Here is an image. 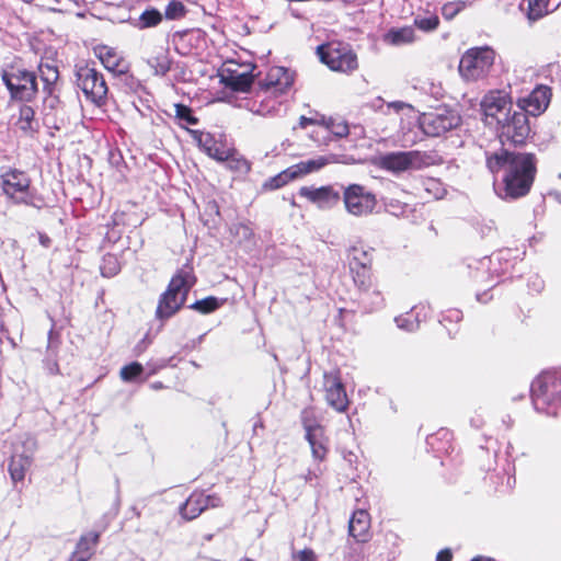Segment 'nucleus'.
I'll return each instance as SVG.
<instances>
[{"instance_id": "f257e3e1", "label": "nucleus", "mask_w": 561, "mask_h": 561, "mask_svg": "<svg viewBox=\"0 0 561 561\" xmlns=\"http://www.w3.org/2000/svg\"><path fill=\"white\" fill-rule=\"evenodd\" d=\"M486 167L494 175V190L502 199H516L527 195L536 174V158L533 153H486Z\"/></svg>"}, {"instance_id": "f03ea898", "label": "nucleus", "mask_w": 561, "mask_h": 561, "mask_svg": "<svg viewBox=\"0 0 561 561\" xmlns=\"http://www.w3.org/2000/svg\"><path fill=\"white\" fill-rule=\"evenodd\" d=\"M293 83L294 78L287 69L272 68L266 78L259 82L255 96L245 103V107L261 116L278 114Z\"/></svg>"}, {"instance_id": "7ed1b4c3", "label": "nucleus", "mask_w": 561, "mask_h": 561, "mask_svg": "<svg viewBox=\"0 0 561 561\" xmlns=\"http://www.w3.org/2000/svg\"><path fill=\"white\" fill-rule=\"evenodd\" d=\"M534 409L548 416H557L561 409V369L545 370L530 386Z\"/></svg>"}, {"instance_id": "20e7f679", "label": "nucleus", "mask_w": 561, "mask_h": 561, "mask_svg": "<svg viewBox=\"0 0 561 561\" xmlns=\"http://www.w3.org/2000/svg\"><path fill=\"white\" fill-rule=\"evenodd\" d=\"M195 280L192 267L185 266L181 268L171 278L167 290L159 298L156 310L157 319L163 321L174 316L184 305Z\"/></svg>"}, {"instance_id": "39448f33", "label": "nucleus", "mask_w": 561, "mask_h": 561, "mask_svg": "<svg viewBox=\"0 0 561 561\" xmlns=\"http://www.w3.org/2000/svg\"><path fill=\"white\" fill-rule=\"evenodd\" d=\"M31 183L28 174L18 169L9 168L0 174L2 193L11 203L39 209L42 198L38 197Z\"/></svg>"}, {"instance_id": "423d86ee", "label": "nucleus", "mask_w": 561, "mask_h": 561, "mask_svg": "<svg viewBox=\"0 0 561 561\" xmlns=\"http://www.w3.org/2000/svg\"><path fill=\"white\" fill-rule=\"evenodd\" d=\"M440 157L434 151H397L388 152L379 158V167L392 173L421 170L440 163Z\"/></svg>"}, {"instance_id": "0eeeda50", "label": "nucleus", "mask_w": 561, "mask_h": 561, "mask_svg": "<svg viewBox=\"0 0 561 561\" xmlns=\"http://www.w3.org/2000/svg\"><path fill=\"white\" fill-rule=\"evenodd\" d=\"M1 79L10 93L11 101L31 103L35 100L38 88L36 75L33 71L12 68L11 70H3Z\"/></svg>"}, {"instance_id": "6e6552de", "label": "nucleus", "mask_w": 561, "mask_h": 561, "mask_svg": "<svg viewBox=\"0 0 561 561\" xmlns=\"http://www.w3.org/2000/svg\"><path fill=\"white\" fill-rule=\"evenodd\" d=\"M495 51L489 46L468 49L459 62V73L468 81H477L485 78L495 60Z\"/></svg>"}, {"instance_id": "1a4fd4ad", "label": "nucleus", "mask_w": 561, "mask_h": 561, "mask_svg": "<svg viewBox=\"0 0 561 561\" xmlns=\"http://www.w3.org/2000/svg\"><path fill=\"white\" fill-rule=\"evenodd\" d=\"M496 131L503 146L524 145L530 135V125L527 114L519 110H508L503 117H499Z\"/></svg>"}, {"instance_id": "9d476101", "label": "nucleus", "mask_w": 561, "mask_h": 561, "mask_svg": "<svg viewBox=\"0 0 561 561\" xmlns=\"http://www.w3.org/2000/svg\"><path fill=\"white\" fill-rule=\"evenodd\" d=\"M320 60L331 70L350 72L357 68V56L347 44L332 42L317 48Z\"/></svg>"}, {"instance_id": "9b49d317", "label": "nucleus", "mask_w": 561, "mask_h": 561, "mask_svg": "<svg viewBox=\"0 0 561 561\" xmlns=\"http://www.w3.org/2000/svg\"><path fill=\"white\" fill-rule=\"evenodd\" d=\"M342 199L347 214L360 218L371 215L377 206L376 195L360 184L341 186Z\"/></svg>"}, {"instance_id": "f8f14e48", "label": "nucleus", "mask_w": 561, "mask_h": 561, "mask_svg": "<svg viewBox=\"0 0 561 561\" xmlns=\"http://www.w3.org/2000/svg\"><path fill=\"white\" fill-rule=\"evenodd\" d=\"M77 85L85 98L98 106L105 103L107 85L101 72L89 65L78 66L76 70Z\"/></svg>"}, {"instance_id": "ddd939ff", "label": "nucleus", "mask_w": 561, "mask_h": 561, "mask_svg": "<svg viewBox=\"0 0 561 561\" xmlns=\"http://www.w3.org/2000/svg\"><path fill=\"white\" fill-rule=\"evenodd\" d=\"M419 123L425 135L439 137L457 128L461 123V117L456 110L439 107L434 112L423 113Z\"/></svg>"}, {"instance_id": "4468645a", "label": "nucleus", "mask_w": 561, "mask_h": 561, "mask_svg": "<svg viewBox=\"0 0 561 561\" xmlns=\"http://www.w3.org/2000/svg\"><path fill=\"white\" fill-rule=\"evenodd\" d=\"M36 449L37 442L30 435L22 436L19 443L14 445L11 461L9 463V472L14 482L24 480L26 471L32 465Z\"/></svg>"}, {"instance_id": "2eb2a0df", "label": "nucleus", "mask_w": 561, "mask_h": 561, "mask_svg": "<svg viewBox=\"0 0 561 561\" xmlns=\"http://www.w3.org/2000/svg\"><path fill=\"white\" fill-rule=\"evenodd\" d=\"M322 387L327 403L337 412H345L348 408V399L340 373L337 370L324 373Z\"/></svg>"}, {"instance_id": "dca6fc26", "label": "nucleus", "mask_w": 561, "mask_h": 561, "mask_svg": "<svg viewBox=\"0 0 561 561\" xmlns=\"http://www.w3.org/2000/svg\"><path fill=\"white\" fill-rule=\"evenodd\" d=\"M299 195L322 209H330L341 201V193L332 185L321 187L302 186L299 190Z\"/></svg>"}, {"instance_id": "f3484780", "label": "nucleus", "mask_w": 561, "mask_h": 561, "mask_svg": "<svg viewBox=\"0 0 561 561\" xmlns=\"http://www.w3.org/2000/svg\"><path fill=\"white\" fill-rule=\"evenodd\" d=\"M221 504L217 495H206L204 492H193L186 502L180 507L181 515L192 520L199 516L208 507H217Z\"/></svg>"}, {"instance_id": "a211bd4d", "label": "nucleus", "mask_w": 561, "mask_h": 561, "mask_svg": "<svg viewBox=\"0 0 561 561\" xmlns=\"http://www.w3.org/2000/svg\"><path fill=\"white\" fill-rule=\"evenodd\" d=\"M481 108L486 118H494L499 124V117H503L512 108V102L504 91H490L481 101Z\"/></svg>"}, {"instance_id": "6ab92c4d", "label": "nucleus", "mask_w": 561, "mask_h": 561, "mask_svg": "<svg viewBox=\"0 0 561 561\" xmlns=\"http://www.w3.org/2000/svg\"><path fill=\"white\" fill-rule=\"evenodd\" d=\"M550 89L545 85L535 88L527 96L518 100V110L525 114L537 116L545 112L550 102Z\"/></svg>"}, {"instance_id": "aec40b11", "label": "nucleus", "mask_w": 561, "mask_h": 561, "mask_svg": "<svg viewBox=\"0 0 561 561\" xmlns=\"http://www.w3.org/2000/svg\"><path fill=\"white\" fill-rule=\"evenodd\" d=\"M354 302L358 311L365 314L377 312L386 306V299L378 284L355 291Z\"/></svg>"}, {"instance_id": "412c9836", "label": "nucleus", "mask_w": 561, "mask_h": 561, "mask_svg": "<svg viewBox=\"0 0 561 561\" xmlns=\"http://www.w3.org/2000/svg\"><path fill=\"white\" fill-rule=\"evenodd\" d=\"M46 94L47 96L44 100L45 122L59 130L68 122L66 106L55 93V90H50V93Z\"/></svg>"}, {"instance_id": "4be33fe9", "label": "nucleus", "mask_w": 561, "mask_h": 561, "mask_svg": "<svg viewBox=\"0 0 561 561\" xmlns=\"http://www.w3.org/2000/svg\"><path fill=\"white\" fill-rule=\"evenodd\" d=\"M95 57L101 61L106 70L119 76L128 72V62L119 55V53L110 46L100 45L93 49Z\"/></svg>"}, {"instance_id": "5701e85b", "label": "nucleus", "mask_w": 561, "mask_h": 561, "mask_svg": "<svg viewBox=\"0 0 561 561\" xmlns=\"http://www.w3.org/2000/svg\"><path fill=\"white\" fill-rule=\"evenodd\" d=\"M16 129L26 137H33L39 129L35 110L28 103H21L14 121Z\"/></svg>"}, {"instance_id": "b1692460", "label": "nucleus", "mask_w": 561, "mask_h": 561, "mask_svg": "<svg viewBox=\"0 0 561 561\" xmlns=\"http://www.w3.org/2000/svg\"><path fill=\"white\" fill-rule=\"evenodd\" d=\"M369 514L364 510L354 512L348 522L350 536L357 542H366L369 539Z\"/></svg>"}, {"instance_id": "393cba45", "label": "nucleus", "mask_w": 561, "mask_h": 561, "mask_svg": "<svg viewBox=\"0 0 561 561\" xmlns=\"http://www.w3.org/2000/svg\"><path fill=\"white\" fill-rule=\"evenodd\" d=\"M337 162L335 154L320 156L310 160L300 161L293 167L297 178L321 170L323 167Z\"/></svg>"}, {"instance_id": "a878e982", "label": "nucleus", "mask_w": 561, "mask_h": 561, "mask_svg": "<svg viewBox=\"0 0 561 561\" xmlns=\"http://www.w3.org/2000/svg\"><path fill=\"white\" fill-rule=\"evenodd\" d=\"M226 72L222 75V81L233 91H247L253 82V77L249 72H238L231 69H227Z\"/></svg>"}, {"instance_id": "bb28decb", "label": "nucleus", "mask_w": 561, "mask_h": 561, "mask_svg": "<svg viewBox=\"0 0 561 561\" xmlns=\"http://www.w3.org/2000/svg\"><path fill=\"white\" fill-rule=\"evenodd\" d=\"M58 346L59 339L55 336L54 331L50 330L48 334L47 356L44 359V367L49 375H58L60 373L56 358Z\"/></svg>"}, {"instance_id": "cd10ccee", "label": "nucleus", "mask_w": 561, "mask_h": 561, "mask_svg": "<svg viewBox=\"0 0 561 561\" xmlns=\"http://www.w3.org/2000/svg\"><path fill=\"white\" fill-rule=\"evenodd\" d=\"M162 13L154 8H147L137 19H133L130 24L138 30L154 27L162 22Z\"/></svg>"}, {"instance_id": "c85d7f7f", "label": "nucleus", "mask_w": 561, "mask_h": 561, "mask_svg": "<svg viewBox=\"0 0 561 561\" xmlns=\"http://www.w3.org/2000/svg\"><path fill=\"white\" fill-rule=\"evenodd\" d=\"M385 41L394 46L411 44L415 41V32L412 26L391 28L385 35Z\"/></svg>"}, {"instance_id": "c756f323", "label": "nucleus", "mask_w": 561, "mask_h": 561, "mask_svg": "<svg viewBox=\"0 0 561 561\" xmlns=\"http://www.w3.org/2000/svg\"><path fill=\"white\" fill-rule=\"evenodd\" d=\"M355 291H359L364 288H368L373 285L378 284L374 278L369 266H350Z\"/></svg>"}, {"instance_id": "7c9ffc66", "label": "nucleus", "mask_w": 561, "mask_h": 561, "mask_svg": "<svg viewBox=\"0 0 561 561\" xmlns=\"http://www.w3.org/2000/svg\"><path fill=\"white\" fill-rule=\"evenodd\" d=\"M39 78L44 84L43 90L45 93H50V90H56V83L59 79V71L55 65L48 62H41L38 66Z\"/></svg>"}, {"instance_id": "2f4dec72", "label": "nucleus", "mask_w": 561, "mask_h": 561, "mask_svg": "<svg viewBox=\"0 0 561 561\" xmlns=\"http://www.w3.org/2000/svg\"><path fill=\"white\" fill-rule=\"evenodd\" d=\"M99 533L89 531L80 537L79 541L77 542L75 551L78 552L79 554H83L91 559L99 543Z\"/></svg>"}, {"instance_id": "473e14b6", "label": "nucleus", "mask_w": 561, "mask_h": 561, "mask_svg": "<svg viewBox=\"0 0 561 561\" xmlns=\"http://www.w3.org/2000/svg\"><path fill=\"white\" fill-rule=\"evenodd\" d=\"M527 16L531 21H536L553 11L556 8H551L550 0H527Z\"/></svg>"}, {"instance_id": "72a5a7b5", "label": "nucleus", "mask_w": 561, "mask_h": 561, "mask_svg": "<svg viewBox=\"0 0 561 561\" xmlns=\"http://www.w3.org/2000/svg\"><path fill=\"white\" fill-rule=\"evenodd\" d=\"M297 179V175L295 171L293 170V167L287 168L286 170L282 171L277 175L270 178L264 183V188L267 190H277L289 183L290 181Z\"/></svg>"}, {"instance_id": "f704fd0d", "label": "nucleus", "mask_w": 561, "mask_h": 561, "mask_svg": "<svg viewBox=\"0 0 561 561\" xmlns=\"http://www.w3.org/2000/svg\"><path fill=\"white\" fill-rule=\"evenodd\" d=\"M306 439L310 444L312 456L317 460H323L327 456V446L323 442V431L306 435Z\"/></svg>"}, {"instance_id": "c9c22d12", "label": "nucleus", "mask_w": 561, "mask_h": 561, "mask_svg": "<svg viewBox=\"0 0 561 561\" xmlns=\"http://www.w3.org/2000/svg\"><path fill=\"white\" fill-rule=\"evenodd\" d=\"M415 308L412 309L411 312H407L404 314H400L394 318V322L397 327L401 330L413 332L419 329L420 320L419 313L414 314Z\"/></svg>"}, {"instance_id": "e433bc0d", "label": "nucleus", "mask_w": 561, "mask_h": 561, "mask_svg": "<svg viewBox=\"0 0 561 561\" xmlns=\"http://www.w3.org/2000/svg\"><path fill=\"white\" fill-rule=\"evenodd\" d=\"M222 301L224 300H219L216 297L209 296L204 299L195 301L190 306V308L203 314H207L217 310L222 305Z\"/></svg>"}, {"instance_id": "4c0bfd02", "label": "nucleus", "mask_w": 561, "mask_h": 561, "mask_svg": "<svg viewBox=\"0 0 561 561\" xmlns=\"http://www.w3.org/2000/svg\"><path fill=\"white\" fill-rule=\"evenodd\" d=\"M156 76H165L171 68V60L167 54H160L148 60Z\"/></svg>"}, {"instance_id": "58836bf2", "label": "nucleus", "mask_w": 561, "mask_h": 561, "mask_svg": "<svg viewBox=\"0 0 561 561\" xmlns=\"http://www.w3.org/2000/svg\"><path fill=\"white\" fill-rule=\"evenodd\" d=\"M490 263V257H483L467 264L466 268L468 270V275L473 277L476 280H481L489 268Z\"/></svg>"}, {"instance_id": "ea45409f", "label": "nucleus", "mask_w": 561, "mask_h": 561, "mask_svg": "<svg viewBox=\"0 0 561 561\" xmlns=\"http://www.w3.org/2000/svg\"><path fill=\"white\" fill-rule=\"evenodd\" d=\"M350 266H369L371 257L367 251L352 247L348 251Z\"/></svg>"}, {"instance_id": "a19ab883", "label": "nucleus", "mask_w": 561, "mask_h": 561, "mask_svg": "<svg viewBox=\"0 0 561 561\" xmlns=\"http://www.w3.org/2000/svg\"><path fill=\"white\" fill-rule=\"evenodd\" d=\"M100 270L104 277H113L119 272L121 265L115 255L107 254L104 255Z\"/></svg>"}, {"instance_id": "79ce46f5", "label": "nucleus", "mask_w": 561, "mask_h": 561, "mask_svg": "<svg viewBox=\"0 0 561 561\" xmlns=\"http://www.w3.org/2000/svg\"><path fill=\"white\" fill-rule=\"evenodd\" d=\"M301 422L306 431V435L320 433L322 427L318 424L312 409H305L301 413Z\"/></svg>"}, {"instance_id": "37998d69", "label": "nucleus", "mask_w": 561, "mask_h": 561, "mask_svg": "<svg viewBox=\"0 0 561 561\" xmlns=\"http://www.w3.org/2000/svg\"><path fill=\"white\" fill-rule=\"evenodd\" d=\"M186 14V8L180 0L170 1L164 10V16L168 20H180Z\"/></svg>"}, {"instance_id": "c03bdc74", "label": "nucleus", "mask_w": 561, "mask_h": 561, "mask_svg": "<svg viewBox=\"0 0 561 561\" xmlns=\"http://www.w3.org/2000/svg\"><path fill=\"white\" fill-rule=\"evenodd\" d=\"M439 24V19L436 14L430 15H417L414 19V25L424 32H431L437 28Z\"/></svg>"}, {"instance_id": "a18cd8bd", "label": "nucleus", "mask_w": 561, "mask_h": 561, "mask_svg": "<svg viewBox=\"0 0 561 561\" xmlns=\"http://www.w3.org/2000/svg\"><path fill=\"white\" fill-rule=\"evenodd\" d=\"M205 150L207 154L217 161H229L232 157L231 149L220 148L216 144H213L210 146H207V141L204 144Z\"/></svg>"}, {"instance_id": "49530a36", "label": "nucleus", "mask_w": 561, "mask_h": 561, "mask_svg": "<svg viewBox=\"0 0 561 561\" xmlns=\"http://www.w3.org/2000/svg\"><path fill=\"white\" fill-rule=\"evenodd\" d=\"M175 117L180 121V123H184L186 125H197L198 119L193 115L192 110L184 104H175Z\"/></svg>"}, {"instance_id": "de8ad7c7", "label": "nucleus", "mask_w": 561, "mask_h": 561, "mask_svg": "<svg viewBox=\"0 0 561 561\" xmlns=\"http://www.w3.org/2000/svg\"><path fill=\"white\" fill-rule=\"evenodd\" d=\"M142 370V365L138 362H134L122 367L119 375L124 381L130 382L140 376Z\"/></svg>"}, {"instance_id": "09e8293b", "label": "nucleus", "mask_w": 561, "mask_h": 561, "mask_svg": "<svg viewBox=\"0 0 561 561\" xmlns=\"http://www.w3.org/2000/svg\"><path fill=\"white\" fill-rule=\"evenodd\" d=\"M329 130L336 137H346L350 133L348 125L342 119H330L328 123Z\"/></svg>"}, {"instance_id": "8fccbe9b", "label": "nucleus", "mask_w": 561, "mask_h": 561, "mask_svg": "<svg viewBox=\"0 0 561 561\" xmlns=\"http://www.w3.org/2000/svg\"><path fill=\"white\" fill-rule=\"evenodd\" d=\"M425 191L428 194H432L435 198H442L445 194V188L442 183L435 179H427L424 181Z\"/></svg>"}, {"instance_id": "3c124183", "label": "nucleus", "mask_w": 561, "mask_h": 561, "mask_svg": "<svg viewBox=\"0 0 561 561\" xmlns=\"http://www.w3.org/2000/svg\"><path fill=\"white\" fill-rule=\"evenodd\" d=\"M465 3L463 2H448L445 3L442 8V15L446 20L454 19L461 10H463Z\"/></svg>"}, {"instance_id": "603ef678", "label": "nucleus", "mask_w": 561, "mask_h": 561, "mask_svg": "<svg viewBox=\"0 0 561 561\" xmlns=\"http://www.w3.org/2000/svg\"><path fill=\"white\" fill-rule=\"evenodd\" d=\"M346 561H365V554L360 546L351 545L346 553Z\"/></svg>"}, {"instance_id": "864d4df0", "label": "nucleus", "mask_w": 561, "mask_h": 561, "mask_svg": "<svg viewBox=\"0 0 561 561\" xmlns=\"http://www.w3.org/2000/svg\"><path fill=\"white\" fill-rule=\"evenodd\" d=\"M234 156V151H232V157L227 161L229 168L239 171H248L250 169L248 161L243 158H236Z\"/></svg>"}, {"instance_id": "5fc2aeb1", "label": "nucleus", "mask_w": 561, "mask_h": 561, "mask_svg": "<svg viewBox=\"0 0 561 561\" xmlns=\"http://www.w3.org/2000/svg\"><path fill=\"white\" fill-rule=\"evenodd\" d=\"M233 232L238 237H242L243 239H251L253 236L252 229L245 224H238L233 226Z\"/></svg>"}, {"instance_id": "6e6d98bb", "label": "nucleus", "mask_w": 561, "mask_h": 561, "mask_svg": "<svg viewBox=\"0 0 561 561\" xmlns=\"http://www.w3.org/2000/svg\"><path fill=\"white\" fill-rule=\"evenodd\" d=\"M462 319V312L458 309H450L447 310L443 314V319L440 320L442 323L449 321V322H459Z\"/></svg>"}, {"instance_id": "4d7b16f0", "label": "nucleus", "mask_w": 561, "mask_h": 561, "mask_svg": "<svg viewBox=\"0 0 561 561\" xmlns=\"http://www.w3.org/2000/svg\"><path fill=\"white\" fill-rule=\"evenodd\" d=\"M386 207L390 214L399 216L404 213V208L407 207V205L403 206L397 201H391L386 205Z\"/></svg>"}, {"instance_id": "13d9d810", "label": "nucleus", "mask_w": 561, "mask_h": 561, "mask_svg": "<svg viewBox=\"0 0 561 561\" xmlns=\"http://www.w3.org/2000/svg\"><path fill=\"white\" fill-rule=\"evenodd\" d=\"M387 107L389 110H393L394 112L399 113L400 111H402L404 108H411V105H409L408 103H404L402 101H396V102L388 103Z\"/></svg>"}, {"instance_id": "bf43d9fd", "label": "nucleus", "mask_w": 561, "mask_h": 561, "mask_svg": "<svg viewBox=\"0 0 561 561\" xmlns=\"http://www.w3.org/2000/svg\"><path fill=\"white\" fill-rule=\"evenodd\" d=\"M299 561H316V554L310 549H305L298 553Z\"/></svg>"}, {"instance_id": "052dcab7", "label": "nucleus", "mask_w": 561, "mask_h": 561, "mask_svg": "<svg viewBox=\"0 0 561 561\" xmlns=\"http://www.w3.org/2000/svg\"><path fill=\"white\" fill-rule=\"evenodd\" d=\"M453 553L449 549L440 550L436 556V561H451Z\"/></svg>"}, {"instance_id": "680f3d73", "label": "nucleus", "mask_w": 561, "mask_h": 561, "mask_svg": "<svg viewBox=\"0 0 561 561\" xmlns=\"http://www.w3.org/2000/svg\"><path fill=\"white\" fill-rule=\"evenodd\" d=\"M494 226H493V221H489L488 224H484L481 229H480V233L481 236H488L492 232Z\"/></svg>"}, {"instance_id": "e2e57ef3", "label": "nucleus", "mask_w": 561, "mask_h": 561, "mask_svg": "<svg viewBox=\"0 0 561 561\" xmlns=\"http://www.w3.org/2000/svg\"><path fill=\"white\" fill-rule=\"evenodd\" d=\"M90 558L73 551L68 561H89Z\"/></svg>"}, {"instance_id": "0e129e2a", "label": "nucleus", "mask_w": 561, "mask_h": 561, "mask_svg": "<svg viewBox=\"0 0 561 561\" xmlns=\"http://www.w3.org/2000/svg\"><path fill=\"white\" fill-rule=\"evenodd\" d=\"M90 558L73 551L68 561H89Z\"/></svg>"}, {"instance_id": "69168bd1", "label": "nucleus", "mask_w": 561, "mask_h": 561, "mask_svg": "<svg viewBox=\"0 0 561 561\" xmlns=\"http://www.w3.org/2000/svg\"><path fill=\"white\" fill-rule=\"evenodd\" d=\"M313 123H314V121L312 118H309L306 116H300V118H299V127L300 128H306L307 126H309Z\"/></svg>"}, {"instance_id": "338daca9", "label": "nucleus", "mask_w": 561, "mask_h": 561, "mask_svg": "<svg viewBox=\"0 0 561 561\" xmlns=\"http://www.w3.org/2000/svg\"><path fill=\"white\" fill-rule=\"evenodd\" d=\"M164 386L161 381H154L150 385V388L153 389V390H160L162 389Z\"/></svg>"}, {"instance_id": "774afa93", "label": "nucleus", "mask_w": 561, "mask_h": 561, "mask_svg": "<svg viewBox=\"0 0 561 561\" xmlns=\"http://www.w3.org/2000/svg\"><path fill=\"white\" fill-rule=\"evenodd\" d=\"M471 561H494V559L483 556H477Z\"/></svg>"}]
</instances>
